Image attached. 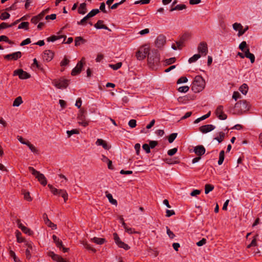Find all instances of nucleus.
<instances>
[{"mask_svg": "<svg viewBox=\"0 0 262 262\" xmlns=\"http://www.w3.org/2000/svg\"><path fill=\"white\" fill-rule=\"evenodd\" d=\"M205 86V81L200 75L196 76L194 79L191 86V90L194 93H199L202 91Z\"/></svg>", "mask_w": 262, "mask_h": 262, "instance_id": "obj_1", "label": "nucleus"}, {"mask_svg": "<svg viewBox=\"0 0 262 262\" xmlns=\"http://www.w3.org/2000/svg\"><path fill=\"white\" fill-rule=\"evenodd\" d=\"M160 60L159 51L155 49H152L148 56V63L151 67L154 68V66L158 65Z\"/></svg>", "mask_w": 262, "mask_h": 262, "instance_id": "obj_2", "label": "nucleus"}, {"mask_svg": "<svg viewBox=\"0 0 262 262\" xmlns=\"http://www.w3.org/2000/svg\"><path fill=\"white\" fill-rule=\"evenodd\" d=\"M29 171L35 177L39 183L43 186H46L47 184V181L43 175V174L40 173L39 171L36 170L33 167H28Z\"/></svg>", "mask_w": 262, "mask_h": 262, "instance_id": "obj_3", "label": "nucleus"}, {"mask_svg": "<svg viewBox=\"0 0 262 262\" xmlns=\"http://www.w3.org/2000/svg\"><path fill=\"white\" fill-rule=\"evenodd\" d=\"M48 186L54 195L61 196L63 198L64 202H66L68 199V194L66 190L64 189H58L50 184L48 185Z\"/></svg>", "mask_w": 262, "mask_h": 262, "instance_id": "obj_4", "label": "nucleus"}, {"mask_svg": "<svg viewBox=\"0 0 262 262\" xmlns=\"http://www.w3.org/2000/svg\"><path fill=\"white\" fill-rule=\"evenodd\" d=\"M69 80L62 78L59 80L54 79L52 84L58 89H66L69 85Z\"/></svg>", "mask_w": 262, "mask_h": 262, "instance_id": "obj_5", "label": "nucleus"}, {"mask_svg": "<svg viewBox=\"0 0 262 262\" xmlns=\"http://www.w3.org/2000/svg\"><path fill=\"white\" fill-rule=\"evenodd\" d=\"M198 51L199 54H201V56H206L208 52L207 43L205 41L201 42L198 46Z\"/></svg>", "mask_w": 262, "mask_h": 262, "instance_id": "obj_6", "label": "nucleus"}, {"mask_svg": "<svg viewBox=\"0 0 262 262\" xmlns=\"http://www.w3.org/2000/svg\"><path fill=\"white\" fill-rule=\"evenodd\" d=\"M18 76L19 78L21 79H27L30 78L31 75L30 74L22 69H18L15 70L13 72V76Z\"/></svg>", "mask_w": 262, "mask_h": 262, "instance_id": "obj_7", "label": "nucleus"}, {"mask_svg": "<svg viewBox=\"0 0 262 262\" xmlns=\"http://www.w3.org/2000/svg\"><path fill=\"white\" fill-rule=\"evenodd\" d=\"M52 238L56 246L60 250H62L63 252H67L69 251V249L64 247L62 242L57 236L53 235Z\"/></svg>", "mask_w": 262, "mask_h": 262, "instance_id": "obj_8", "label": "nucleus"}, {"mask_svg": "<svg viewBox=\"0 0 262 262\" xmlns=\"http://www.w3.org/2000/svg\"><path fill=\"white\" fill-rule=\"evenodd\" d=\"M224 106L223 105H219L215 110V114L217 118L220 120H225L227 118V116L224 113Z\"/></svg>", "mask_w": 262, "mask_h": 262, "instance_id": "obj_9", "label": "nucleus"}, {"mask_svg": "<svg viewBox=\"0 0 262 262\" xmlns=\"http://www.w3.org/2000/svg\"><path fill=\"white\" fill-rule=\"evenodd\" d=\"M22 54L20 51H17L12 54L6 55L4 56V58L8 60H16L21 57Z\"/></svg>", "mask_w": 262, "mask_h": 262, "instance_id": "obj_10", "label": "nucleus"}, {"mask_svg": "<svg viewBox=\"0 0 262 262\" xmlns=\"http://www.w3.org/2000/svg\"><path fill=\"white\" fill-rule=\"evenodd\" d=\"M84 59V58H82V60L78 62L76 67L72 70L71 72V75L72 76H75L80 73L84 64L82 60Z\"/></svg>", "mask_w": 262, "mask_h": 262, "instance_id": "obj_11", "label": "nucleus"}, {"mask_svg": "<svg viewBox=\"0 0 262 262\" xmlns=\"http://www.w3.org/2000/svg\"><path fill=\"white\" fill-rule=\"evenodd\" d=\"M166 43V37L162 35H159L155 41V45L158 48L162 47Z\"/></svg>", "mask_w": 262, "mask_h": 262, "instance_id": "obj_12", "label": "nucleus"}, {"mask_svg": "<svg viewBox=\"0 0 262 262\" xmlns=\"http://www.w3.org/2000/svg\"><path fill=\"white\" fill-rule=\"evenodd\" d=\"M85 111L81 110V113L78 116V118L79 120V123L84 127H86L89 125V121L86 120L84 115Z\"/></svg>", "mask_w": 262, "mask_h": 262, "instance_id": "obj_13", "label": "nucleus"}, {"mask_svg": "<svg viewBox=\"0 0 262 262\" xmlns=\"http://www.w3.org/2000/svg\"><path fill=\"white\" fill-rule=\"evenodd\" d=\"M215 128V127L213 125L207 124L200 127L199 130L203 134H206L213 130Z\"/></svg>", "mask_w": 262, "mask_h": 262, "instance_id": "obj_14", "label": "nucleus"}, {"mask_svg": "<svg viewBox=\"0 0 262 262\" xmlns=\"http://www.w3.org/2000/svg\"><path fill=\"white\" fill-rule=\"evenodd\" d=\"M48 255L52 258V259L56 262H66L64 259L59 255L55 254L53 251L48 252Z\"/></svg>", "mask_w": 262, "mask_h": 262, "instance_id": "obj_15", "label": "nucleus"}, {"mask_svg": "<svg viewBox=\"0 0 262 262\" xmlns=\"http://www.w3.org/2000/svg\"><path fill=\"white\" fill-rule=\"evenodd\" d=\"M193 151L197 156L201 157L205 153L206 149L204 146L200 145L195 146L194 148Z\"/></svg>", "mask_w": 262, "mask_h": 262, "instance_id": "obj_16", "label": "nucleus"}, {"mask_svg": "<svg viewBox=\"0 0 262 262\" xmlns=\"http://www.w3.org/2000/svg\"><path fill=\"white\" fill-rule=\"evenodd\" d=\"M54 57V53L51 50H46L43 52V59L44 60L50 61Z\"/></svg>", "mask_w": 262, "mask_h": 262, "instance_id": "obj_17", "label": "nucleus"}, {"mask_svg": "<svg viewBox=\"0 0 262 262\" xmlns=\"http://www.w3.org/2000/svg\"><path fill=\"white\" fill-rule=\"evenodd\" d=\"M104 21L102 20H98L97 23L94 25V27L97 29H105L108 30L110 31H111L110 29H109L106 26L103 25Z\"/></svg>", "mask_w": 262, "mask_h": 262, "instance_id": "obj_18", "label": "nucleus"}, {"mask_svg": "<svg viewBox=\"0 0 262 262\" xmlns=\"http://www.w3.org/2000/svg\"><path fill=\"white\" fill-rule=\"evenodd\" d=\"M96 144L98 146H102L103 148L106 150H108L111 147L104 140L101 139H98L96 142Z\"/></svg>", "mask_w": 262, "mask_h": 262, "instance_id": "obj_19", "label": "nucleus"}, {"mask_svg": "<svg viewBox=\"0 0 262 262\" xmlns=\"http://www.w3.org/2000/svg\"><path fill=\"white\" fill-rule=\"evenodd\" d=\"M87 11L86 4L85 3H81L78 9V13L80 14L84 15Z\"/></svg>", "mask_w": 262, "mask_h": 262, "instance_id": "obj_20", "label": "nucleus"}, {"mask_svg": "<svg viewBox=\"0 0 262 262\" xmlns=\"http://www.w3.org/2000/svg\"><path fill=\"white\" fill-rule=\"evenodd\" d=\"M245 52V57L249 58L252 63H254L255 61V56L253 54L250 52L249 49H247Z\"/></svg>", "mask_w": 262, "mask_h": 262, "instance_id": "obj_21", "label": "nucleus"}, {"mask_svg": "<svg viewBox=\"0 0 262 262\" xmlns=\"http://www.w3.org/2000/svg\"><path fill=\"white\" fill-rule=\"evenodd\" d=\"M86 42V40L83 38L81 36L76 37L75 38V46H78L81 43H84Z\"/></svg>", "mask_w": 262, "mask_h": 262, "instance_id": "obj_22", "label": "nucleus"}, {"mask_svg": "<svg viewBox=\"0 0 262 262\" xmlns=\"http://www.w3.org/2000/svg\"><path fill=\"white\" fill-rule=\"evenodd\" d=\"M105 193L106 196L108 199L109 202L112 204L117 205V201L115 199H113L112 195L111 193H108V191H106Z\"/></svg>", "mask_w": 262, "mask_h": 262, "instance_id": "obj_23", "label": "nucleus"}, {"mask_svg": "<svg viewBox=\"0 0 262 262\" xmlns=\"http://www.w3.org/2000/svg\"><path fill=\"white\" fill-rule=\"evenodd\" d=\"M165 162L169 164L179 163L180 162V159L178 157H175L173 159H166Z\"/></svg>", "mask_w": 262, "mask_h": 262, "instance_id": "obj_24", "label": "nucleus"}, {"mask_svg": "<svg viewBox=\"0 0 262 262\" xmlns=\"http://www.w3.org/2000/svg\"><path fill=\"white\" fill-rule=\"evenodd\" d=\"M242 104V112H245L249 110V105L248 102L245 100H241Z\"/></svg>", "mask_w": 262, "mask_h": 262, "instance_id": "obj_25", "label": "nucleus"}, {"mask_svg": "<svg viewBox=\"0 0 262 262\" xmlns=\"http://www.w3.org/2000/svg\"><path fill=\"white\" fill-rule=\"evenodd\" d=\"M186 8V6L184 4L178 5L174 7H171V9H170V11L172 12L174 10H182L185 9Z\"/></svg>", "mask_w": 262, "mask_h": 262, "instance_id": "obj_26", "label": "nucleus"}, {"mask_svg": "<svg viewBox=\"0 0 262 262\" xmlns=\"http://www.w3.org/2000/svg\"><path fill=\"white\" fill-rule=\"evenodd\" d=\"M240 92L244 95H246L248 90V85L246 83H243L239 88Z\"/></svg>", "mask_w": 262, "mask_h": 262, "instance_id": "obj_27", "label": "nucleus"}, {"mask_svg": "<svg viewBox=\"0 0 262 262\" xmlns=\"http://www.w3.org/2000/svg\"><path fill=\"white\" fill-rule=\"evenodd\" d=\"M92 241L97 244L102 245L105 242V239L103 238H98L95 237L92 239Z\"/></svg>", "mask_w": 262, "mask_h": 262, "instance_id": "obj_28", "label": "nucleus"}, {"mask_svg": "<svg viewBox=\"0 0 262 262\" xmlns=\"http://www.w3.org/2000/svg\"><path fill=\"white\" fill-rule=\"evenodd\" d=\"M140 51H141V53L146 57L147 56L149 55L150 53V50L149 47H143L141 48L139 50Z\"/></svg>", "mask_w": 262, "mask_h": 262, "instance_id": "obj_29", "label": "nucleus"}, {"mask_svg": "<svg viewBox=\"0 0 262 262\" xmlns=\"http://www.w3.org/2000/svg\"><path fill=\"white\" fill-rule=\"evenodd\" d=\"M23 102L22 98L20 96L17 97L13 101V106H19Z\"/></svg>", "mask_w": 262, "mask_h": 262, "instance_id": "obj_30", "label": "nucleus"}, {"mask_svg": "<svg viewBox=\"0 0 262 262\" xmlns=\"http://www.w3.org/2000/svg\"><path fill=\"white\" fill-rule=\"evenodd\" d=\"M225 159V151L224 150H221L219 155V159L218 161V164L221 165L223 164Z\"/></svg>", "mask_w": 262, "mask_h": 262, "instance_id": "obj_31", "label": "nucleus"}, {"mask_svg": "<svg viewBox=\"0 0 262 262\" xmlns=\"http://www.w3.org/2000/svg\"><path fill=\"white\" fill-rule=\"evenodd\" d=\"M29 23L27 21L22 22L18 25V29H24L27 30L29 29Z\"/></svg>", "mask_w": 262, "mask_h": 262, "instance_id": "obj_32", "label": "nucleus"}, {"mask_svg": "<svg viewBox=\"0 0 262 262\" xmlns=\"http://www.w3.org/2000/svg\"><path fill=\"white\" fill-rule=\"evenodd\" d=\"M201 57V54H196L193 55L191 57H190L189 60L188 62L191 63L192 62H195L198 59H199Z\"/></svg>", "mask_w": 262, "mask_h": 262, "instance_id": "obj_33", "label": "nucleus"}, {"mask_svg": "<svg viewBox=\"0 0 262 262\" xmlns=\"http://www.w3.org/2000/svg\"><path fill=\"white\" fill-rule=\"evenodd\" d=\"M214 189V186L211 184H206L205 186V194L209 193L210 191L213 190Z\"/></svg>", "mask_w": 262, "mask_h": 262, "instance_id": "obj_34", "label": "nucleus"}, {"mask_svg": "<svg viewBox=\"0 0 262 262\" xmlns=\"http://www.w3.org/2000/svg\"><path fill=\"white\" fill-rule=\"evenodd\" d=\"M90 18L86 15L82 19H81L80 21H77V24L78 25H85L87 23V21Z\"/></svg>", "mask_w": 262, "mask_h": 262, "instance_id": "obj_35", "label": "nucleus"}, {"mask_svg": "<svg viewBox=\"0 0 262 262\" xmlns=\"http://www.w3.org/2000/svg\"><path fill=\"white\" fill-rule=\"evenodd\" d=\"M99 12L100 11L98 9H94L92 10L87 15L90 18H91L98 14Z\"/></svg>", "mask_w": 262, "mask_h": 262, "instance_id": "obj_36", "label": "nucleus"}, {"mask_svg": "<svg viewBox=\"0 0 262 262\" xmlns=\"http://www.w3.org/2000/svg\"><path fill=\"white\" fill-rule=\"evenodd\" d=\"M21 233L18 230L16 231V236L17 238V242L18 243H23L24 242L25 239L21 236Z\"/></svg>", "mask_w": 262, "mask_h": 262, "instance_id": "obj_37", "label": "nucleus"}, {"mask_svg": "<svg viewBox=\"0 0 262 262\" xmlns=\"http://www.w3.org/2000/svg\"><path fill=\"white\" fill-rule=\"evenodd\" d=\"M26 145L28 146L31 151L34 153H37L38 150L35 148V147L28 141Z\"/></svg>", "mask_w": 262, "mask_h": 262, "instance_id": "obj_38", "label": "nucleus"}, {"mask_svg": "<svg viewBox=\"0 0 262 262\" xmlns=\"http://www.w3.org/2000/svg\"><path fill=\"white\" fill-rule=\"evenodd\" d=\"M178 135L177 133H172L168 137V140L169 143H172L176 139Z\"/></svg>", "mask_w": 262, "mask_h": 262, "instance_id": "obj_39", "label": "nucleus"}, {"mask_svg": "<svg viewBox=\"0 0 262 262\" xmlns=\"http://www.w3.org/2000/svg\"><path fill=\"white\" fill-rule=\"evenodd\" d=\"M119 248H123L125 250H129L130 249V247L126 244L124 243L123 242H121L119 243V245H117Z\"/></svg>", "mask_w": 262, "mask_h": 262, "instance_id": "obj_40", "label": "nucleus"}, {"mask_svg": "<svg viewBox=\"0 0 262 262\" xmlns=\"http://www.w3.org/2000/svg\"><path fill=\"white\" fill-rule=\"evenodd\" d=\"M225 137V133L223 132H221L219 133V137H216L214 138V139L217 140L219 143H221Z\"/></svg>", "mask_w": 262, "mask_h": 262, "instance_id": "obj_41", "label": "nucleus"}, {"mask_svg": "<svg viewBox=\"0 0 262 262\" xmlns=\"http://www.w3.org/2000/svg\"><path fill=\"white\" fill-rule=\"evenodd\" d=\"M122 65V62H119L115 64H109V67L113 69L114 70H117L121 67Z\"/></svg>", "mask_w": 262, "mask_h": 262, "instance_id": "obj_42", "label": "nucleus"}, {"mask_svg": "<svg viewBox=\"0 0 262 262\" xmlns=\"http://www.w3.org/2000/svg\"><path fill=\"white\" fill-rule=\"evenodd\" d=\"M190 35L188 33H185L183 34L181 37L180 40L183 43L187 40L189 38Z\"/></svg>", "mask_w": 262, "mask_h": 262, "instance_id": "obj_43", "label": "nucleus"}, {"mask_svg": "<svg viewBox=\"0 0 262 262\" xmlns=\"http://www.w3.org/2000/svg\"><path fill=\"white\" fill-rule=\"evenodd\" d=\"M125 2H126V0H121L120 2H119L118 3H116L114 4V5H113L112 6H110V8L112 10L116 9V8H118V7L119 6L123 4Z\"/></svg>", "mask_w": 262, "mask_h": 262, "instance_id": "obj_44", "label": "nucleus"}, {"mask_svg": "<svg viewBox=\"0 0 262 262\" xmlns=\"http://www.w3.org/2000/svg\"><path fill=\"white\" fill-rule=\"evenodd\" d=\"M258 236V234H256L254 238L251 241V243L247 246V248H250L251 247L256 246H257V243H256V237Z\"/></svg>", "mask_w": 262, "mask_h": 262, "instance_id": "obj_45", "label": "nucleus"}, {"mask_svg": "<svg viewBox=\"0 0 262 262\" xmlns=\"http://www.w3.org/2000/svg\"><path fill=\"white\" fill-rule=\"evenodd\" d=\"M10 17V15L9 13L5 12L1 14L0 15V19L1 20H6L7 19L9 18Z\"/></svg>", "mask_w": 262, "mask_h": 262, "instance_id": "obj_46", "label": "nucleus"}, {"mask_svg": "<svg viewBox=\"0 0 262 262\" xmlns=\"http://www.w3.org/2000/svg\"><path fill=\"white\" fill-rule=\"evenodd\" d=\"M68 137H70L72 135L74 134H78L79 132L78 130L76 129H73L71 130H67V132Z\"/></svg>", "mask_w": 262, "mask_h": 262, "instance_id": "obj_47", "label": "nucleus"}, {"mask_svg": "<svg viewBox=\"0 0 262 262\" xmlns=\"http://www.w3.org/2000/svg\"><path fill=\"white\" fill-rule=\"evenodd\" d=\"M2 41L7 42L9 44H12L13 43V41L10 40L8 37L6 35H2L0 36V41Z\"/></svg>", "mask_w": 262, "mask_h": 262, "instance_id": "obj_48", "label": "nucleus"}, {"mask_svg": "<svg viewBox=\"0 0 262 262\" xmlns=\"http://www.w3.org/2000/svg\"><path fill=\"white\" fill-rule=\"evenodd\" d=\"M189 87L188 86H182L178 89V91L181 93H186L188 91Z\"/></svg>", "mask_w": 262, "mask_h": 262, "instance_id": "obj_49", "label": "nucleus"}, {"mask_svg": "<svg viewBox=\"0 0 262 262\" xmlns=\"http://www.w3.org/2000/svg\"><path fill=\"white\" fill-rule=\"evenodd\" d=\"M9 253L10 255L13 258L15 262H20V259L16 257L15 253L14 251H13L12 250H10Z\"/></svg>", "mask_w": 262, "mask_h": 262, "instance_id": "obj_50", "label": "nucleus"}, {"mask_svg": "<svg viewBox=\"0 0 262 262\" xmlns=\"http://www.w3.org/2000/svg\"><path fill=\"white\" fill-rule=\"evenodd\" d=\"M22 231L29 235H32L33 234V232L30 229L26 227H23Z\"/></svg>", "mask_w": 262, "mask_h": 262, "instance_id": "obj_51", "label": "nucleus"}, {"mask_svg": "<svg viewBox=\"0 0 262 262\" xmlns=\"http://www.w3.org/2000/svg\"><path fill=\"white\" fill-rule=\"evenodd\" d=\"M33 66H35L38 69L42 71H43V68L42 67L41 65L38 62L36 58L33 59Z\"/></svg>", "mask_w": 262, "mask_h": 262, "instance_id": "obj_52", "label": "nucleus"}, {"mask_svg": "<svg viewBox=\"0 0 262 262\" xmlns=\"http://www.w3.org/2000/svg\"><path fill=\"white\" fill-rule=\"evenodd\" d=\"M247 44L245 41H242L239 46V49L243 52H245V51L246 50H245V48L247 47Z\"/></svg>", "mask_w": 262, "mask_h": 262, "instance_id": "obj_53", "label": "nucleus"}, {"mask_svg": "<svg viewBox=\"0 0 262 262\" xmlns=\"http://www.w3.org/2000/svg\"><path fill=\"white\" fill-rule=\"evenodd\" d=\"M188 81V79L186 77L182 76L179 78L177 80V83L180 84L182 83H186Z\"/></svg>", "mask_w": 262, "mask_h": 262, "instance_id": "obj_54", "label": "nucleus"}, {"mask_svg": "<svg viewBox=\"0 0 262 262\" xmlns=\"http://www.w3.org/2000/svg\"><path fill=\"white\" fill-rule=\"evenodd\" d=\"M60 37H58V36L52 35L48 38H47V40L48 42H54L58 39H59Z\"/></svg>", "mask_w": 262, "mask_h": 262, "instance_id": "obj_55", "label": "nucleus"}, {"mask_svg": "<svg viewBox=\"0 0 262 262\" xmlns=\"http://www.w3.org/2000/svg\"><path fill=\"white\" fill-rule=\"evenodd\" d=\"M176 60V59L175 57H171L169 59H167L165 60V62L166 65H169L173 63H174Z\"/></svg>", "mask_w": 262, "mask_h": 262, "instance_id": "obj_56", "label": "nucleus"}, {"mask_svg": "<svg viewBox=\"0 0 262 262\" xmlns=\"http://www.w3.org/2000/svg\"><path fill=\"white\" fill-rule=\"evenodd\" d=\"M136 56L137 59L139 60H143L145 58L144 56L141 53V51H140L139 50L137 52Z\"/></svg>", "mask_w": 262, "mask_h": 262, "instance_id": "obj_57", "label": "nucleus"}, {"mask_svg": "<svg viewBox=\"0 0 262 262\" xmlns=\"http://www.w3.org/2000/svg\"><path fill=\"white\" fill-rule=\"evenodd\" d=\"M166 232L168 234L169 237L170 239H172L175 237L174 234L172 232L168 227H166Z\"/></svg>", "mask_w": 262, "mask_h": 262, "instance_id": "obj_58", "label": "nucleus"}, {"mask_svg": "<svg viewBox=\"0 0 262 262\" xmlns=\"http://www.w3.org/2000/svg\"><path fill=\"white\" fill-rule=\"evenodd\" d=\"M114 239L115 242V243L118 245H119V243L121 242V241L119 238L118 234L116 232L113 233Z\"/></svg>", "mask_w": 262, "mask_h": 262, "instance_id": "obj_59", "label": "nucleus"}, {"mask_svg": "<svg viewBox=\"0 0 262 262\" xmlns=\"http://www.w3.org/2000/svg\"><path fill=\"white\" fill-rule=\"evenodd\" d=\"M114 239L115 242V243L118 245H119V243L121 242V241L119 238L118 234L116 232L113 233Z\"/></svg>", "mask_w": 262, "mask_h": 262, "instance_id": "obj_60", "label": "nucleus"}, {"mask_svg": "<svg viewBox=\"0 0 262 262\" xmlns=\"http://www.w3.org/2000/svg\"><path fill=\"white\" fill-rule=\"evenodd\" d=\"M128 124L130 127L134 128L137 125V121L135 119H131L129 121Z\"/></svg>", "mask_w": 262, "mask_h": 262, "instance_id": "obj_61", "label": "nucleus"}, {"mask_svg": "<svg viewBox=\"0 0 262 262\" xmlns=\"http://www.w3.org/2000/svg\"><path fill=\"white\" fill-rule=\"evenodd\" d=\"M249 29L248 26H246L244 29H240L238 31L237 35L238 36H242Z\"/></svg>", "mask_w": 262, "mask_h": 262, "instance_id": "obj_62", "label": "nucleus"}, {"mask_svg": "<svg viewBox=\"0 0 262 262\" xmlns=\"http://www.w3.org/2000/svg\"><path fill=\"white\" fill-rule=\"evenodd\" d=\"M178 151V148L177 147L173 148L172 149H169L167 151V154L169 156H173Z\"/></svg>", "mask_w": 262, "mask_h": 262, "instance_id": "obj_63", "label": "nucleus"}, {"mask_svg": "<svg viewBox=\"0 0 262 262\" xmlns=\"http://www.w3.org/2000/svg\"><path fill=\"white\" fill-rule=\"evenodd\" d=\"M243 26L241 24L237 23H235L233 25V28L235 31H239L240 29H243Z\"/></svg>", "mask_w": 262, "mask_h": 262, "instance_id": "obj_64", "label": "nucleus"}]
</instances>
